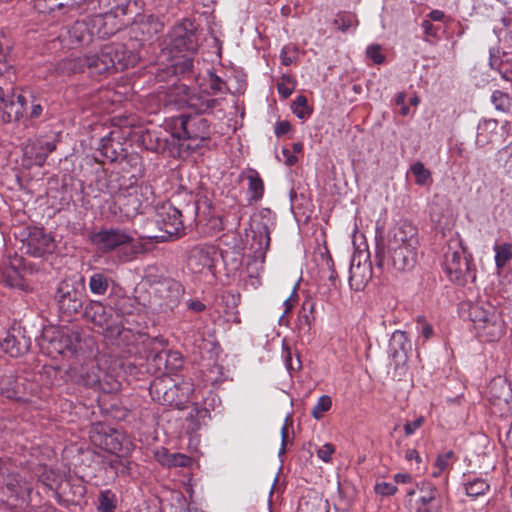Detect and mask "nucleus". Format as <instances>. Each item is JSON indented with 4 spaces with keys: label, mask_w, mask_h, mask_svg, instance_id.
<instances>
[{
    "label": "nucleus",
    "mask_w": 512,
    "mask_h": 512,
    "mask_svg": "<svg viewBox=\"0 0 512 512\" xmlns=\"http://www.w3.org/2000/svg\"><path fill=\"white\" fill-rule=\"evenodd\" d=\"M87 71L91 76H107L112 72L134 67L138 61L137 53L128 50L123 44L105 45L95 54L86 55Z\"/></svg>",
    "instance_id": "1"
},
{
    "label": "nucleus",
    "mask_w": 512,
    "mask_h": 512,
    "mask_svg": "<svg viewBox=\"0 0 512 512\" xmlns=\"http://www.w3.org/2000/svg\"><path fill=\"white\" fill-rule=\"evenodd\" d=\"M193 392L194 384L191 379L174 382L171 379L158 378L151 383L149 388V393L154 401L179 410L186 407Z\"/></svg>",
    "instance_id": "2"
},
{
    "label": "nucleus",
    "mask_w": 512,
    "mask_h": 512,
    "mask_svg": "<svg viewBox=\"0 0 512 512\" xmlns=\"http://www.w3.org/2000/svg\"><path fill=\"white\" fill-rule=\"evenodd\" d=\"M86 299L85 279L83 276L61 280L56 287L54 300L58 311L71 317L83 310Z\"/></svg>",
    "instance_id": "3"
},
{
    "label": "nucleus",
    "mask_w": 512,
    "mask_h": 512,
    "mask_svg": "<svg viewBox=\"0 0 512 512\" xmlns=\"http://www.w3.org/2000/svg\"><path fill=\"white\" fill-rule=\"evenodd\" d=\"M374 261L380 269L387 265L397 272H409L418 262V247H388L384 240L376 239Z\"/></svg>",
    "instance_id": "4"
},
{
    "label": "nucleus",
    "mask_w": 512,
    "mask_h": 512,
    "mask_svg": "<svg viewBox=\"0 0 512 512\" xmlns=\"http://www.w3.org/2000/svg\"><path fill=\"white\" fill-rule=\"evenodd\" d=\"M201 28L194 19L183 18L169 30L166 41L170 52L195 54L200 46Z\"/></svg>",
    "instance_id": "5"
},
{
    "label": "nucleus",
    "mask_w": 512,
    "mask_h": 512,
    "mask_svg": "<svg viewBox=\"0 0 512 512\" xmlns=\"http://www.w3.org/2000/svg\"><path fill=\"white\" fill-rule=\"evenodd\" d=\"M173 137L188 140L189 149L203 147L210 140L211 123L208 119L191 114H182L174 121Z\"/></svg>",
    "instance_id": "6"
},
{
    "label": "nucleus",
    "mask_w": 512,
    "mask_h": 512,
    "mask_svg": "<svg viewBox=\"0 0 512 512\" xmlns=\"http://www.w3.org/2000/svg\"><path fill=\"white\" fill-rule=\"evenodd\" d=\"M86 320L92 322L107 339H117L122 332V324L113 312L111 305L106 306L97 300H90L83 310Z\"/></svg>",
    "instance_id": "7"
},
{
    "label": "nucleus",
    "mask_w": 512,
    "mask_h": 512,
    "mask_svg": "<svg viewBox=\"0 0 512 512\" xmlns=\"http://www.w3.org/2000/svg\"><path fill=\"white\" fill-rule=\"evenodd\" d=\"M219 255L227 265L229 255L228 251H221V253H219L216 246L208 243L195 245L189 251L188 267L193 273H201L207 269L212 275H214Z\"/></svg>",
    "instance_id": "8"
},
{
    "label": "nucleus",
    "mask_w": 512,
    "mask_h": 512,
    "mask_svg": "<svg viewBox=\"0 0 512 512\" xmlns=\"http://www.w3.org/2000/svg\"><path fill=\"white\" fill-rule=\"evenodd\" d=\"M90 241L97 249L103 253L113 251L115 249H130V253L124 258L128 261L136 251L131 247L133 238L124 230L116 229H103L90 235Z\"/></svg>",
    "instance_id": "9"
},
{
    "label": "nucleus",
    "mask_w": 512,
    "mask_h": 512,
    "mask_svg": "<svg viewBox=\"0 0 512 512\" xmlns=\"http://www.w3.org/2000/svg\"><path fill=\"white\" fill-rule=\"evenodd\" d=\"M56 248L54 238L44 228L28 227L23 233L20 250L32 257H44Z\"/></svg>",
    "instance_id": "10"
},
{
    "label": "nucleus",
    "mask_w": 512,
    "mask_h": 512,
    "mask_svg": "<svg viewBox=\"0 0 512 512\" xmlns=\"http://www.w3.org/2000/svg\"><path fill=\"white\" fill-rule=\"evenodd\" d=\"M180 212L174 207L172 202L163 204L156 211L153 222L160 231V234L150 236L160 241H168L173 236L179 235L184 229L180 220Z\"/></svg>",
    "instance_id": "11"
},
{
    "label": "nucleus",
    "mask_w": 512,
    "mask_h": 512,
    "mask_svg": "<svg viewBox=\"0 0 512 512\" xmlns=\"http://www.w3.org/2000/svg\"><path fill=\"white\" fill-rule=\"evenodd\" d=\"M412 345L406 332L396 330L392 333L389 341V352L395 364V376L401 379L407 373L408 353Z\"/></svg>",
    "instance_id": "12"
},
{
    "label": "nucleus",
    "mask_w": 512,
    "mask_h": 512,
    "mask_svg": "<svg viewBox=\"0 0 512 512\" xmlns=\"http://www.w3.org/2000/svg\"><path fill=\"white\" fill-rule=\"evenodd\" d=\"M444 267L449 279L458 285H464L469 276L474 278L470 272V263L463 252L448 250L445 253Z\"/></svg>",
    "instance_id": "13"
},
{
    "label": "nucleus",
    "mask_w": 512,
    "mask_h": 512,
    "mask_svg": "<svg viewBox=\"0 0 512 512\" xmlns=\"http://www.w3.org/2000/svg\"><path fill=\"white\" fill-rule=\"evenodd\" d=\"M188 199L181 198V194H178L173 199L174 207L180 212V220L185 225H192L199 223L202 210L204 209V197L198 198L197 196L190 194L185 195Z\"/></svg>",
    "instance_id": "14"
},
{
    "label": "nucleus",
    "mask_w": 512,
    "mask_h": 512,
    "mask_svg": "<svg viewBox=\"0 0 512 512\" xmlns=\"http://www.w3.org/2000/svg\"><path fill=\"white\" fill-rule=\"evenodd\" d=\"M67 374L69 378L84 387L101 389V375L103 371L93 361L85 364L72 365Z\"/></svg>",
    "instance_id": "15"
},
{
    "label": "nucleus",
    "mask_w": 512,
    "mask_h": 512,
    "mask_svg": "<svg viewBox=\"0 0 512 512\" xmlns=\"http://www.w3.org/2000/svg\"><path fill=\"white\" fill-rule=\"evenodd\" d=\"M369 253L359 252L354 254L350 263L349 284L355 290L365 287L372 277V265L369 260Z\"/></svg>",
    "instance_id": "16"
},
{
    "label": "nucleus",
    "mask_w": 512,
    "mask_h": 512,
    "mask_svg": "<svg viewBox=\"0 0 512 512\" xmlns=\"http://www.w3.org/2000/svg\"><path fill=\"white\" fill-rule=\"evenodd\" d=\"M385 246L394 248L418 247V228L409 221L400 222L390 231Z\"/></svg>",
    "instance_id": "17"
},
{
    "label": "nucleus",
    "mask_w": 512,
    "mask_h": 512,
    "mask_svg": "<svg viewBox=\"0 0 512 512\" xmlns=\"http://www.w3.org/2000/svg\"><path fill=\"white\" fill-rule=\"evenodd\" d=\"M125 137L119 129L112 130L100 140L99 151L102 156L111 162H119L126 156Z\"/></svg>",
    "instance_id": "18"
},
{
    "label": "nucleus",
    "mask_w": 512,
    "mask_h": 512,
    "mask_svg": "<svg viewBox=\"0 0 512 512\" xmlns=\"http://www.w3.org/2000/svg\"><path fill=\"white\" fill-rule=\"evenodd\" d=\"M6 110L0 113L1 124L20 122L25 116V98L22 93L15 94L12 86L7 87Z\"/></svg>",
    "instance_id": "19"
},
{
    "label": "nucleus",
    "mask_w": 512,
    "mask_h": 512,
    "mask_svg": "<svg viewBox=\"0 0 512 512\" xmlns=\"http://www.w3.org/2000/svg\"><path fill=\"white\" fill-rule=\"evenodd\" d=\"M125 184L126 179L119 172L107 173L102 170L96 173L95 187L101 193L114 197L122 193Z\"/></svg>",
    "instance_id": "20"
},
{
    "label": "nucleus",
    "mask_w": 512,
    "mask_h": 512,
    "mask_svg": "<svg viewBox=\"0 0 512 512\" xmlns=\"http://www.w3.org/2000/svg\"><path fill=\"white\" fill-rule=\"evenodd\" d=\"M123 441V434L118 430L109 427H102L101 430L93 436V442L95 444L99 445L105 451L115 455H118V453L123 451Z\"/></svg>",
    "instance_id": "21"
},
{
    "label": "nucleus",
    "mask_w": 512,
    "mask_h": 512,
    "mask_svg": "<svg viewBox=\"0 0 512 512\" xmlns=\"http://www.w3.org/2000/svg\"><path fill=\"white\" fill-rule=\"evenodd\" d=\"M204 209L198 224H202L203 233L207 236H215L224 230L222 217L216 213L212 202L204 196Z\"/></svg>",
    "instance_id": "22"
},
{
    "label": "nucleus",
    "mask_w": 512,
    "mask_h": 512,
    "mask_svg": "<svg viewBox=\"0 0 512 512\" xmlns=\"http://www.w3.org/2000/svg\"><path fill=\"white\" fill-rule=\"evenodd\" d=\"M22 96L25 98V116L24 120H36L43 114L48 103L45 95L41 91L27 89L23 90Z\"/></svg>",
    "instance_id": "23"
},
{
    "label": "nucleus",
    "mask_w": 512,
    "mask_h": 512,
    "mask_svg": "<svg viewBox=\"0 0 512 512\" xmlns=\"http://www.w3.org/2000/svg\"><path fill=\"white\" fill-rule=\"evenodd\" d=\"M147 359H151L158 368H160L161 365H164L165 370L168 373L177 372L182 368L184 363L181 353L171 350H152L147 355Z\"/></svg>",
    "instance_id": "24"
},
{
    "label": "nucleus",
    "mask_w": 512,
    "mask_h": 512,
    "mask_svg": "<svg viewBox=\"0 0 512 512\" xmlns=\"http://www.w3.org/2000/svg\"><path fill=\"white\" fill-rule=\"evenodd\" d=\"M0 347L11 357H19L30 350L31 339L18 330L17 335L8 333L6 337L0 341Z\"/></svg>",
    "instance_id": "25"
},
{
    "label": "nucleus",
    "mask_w": 512,
    "mask_h": 512,
    "mask_svg": "<svg viewBox=\"0 0 512 512\" xmlns=\"http://www.w3.org/2000/svg\"><path fill=\"white\" fill-rule=\"evenodd\" d=\"M489 399L493 404H508L512 400V388L506 379L496 377L488 386Z\"/></svg>",
    "instance_id": "26"
},
{
    "label": "nucleus",
    "mask_w": 512,
    "mask_h": 512,
    "mask_svg": "<svg viewBox=\"0 0 512 512\" xmlns=\"http://www.w3.org/2000/svg\"><path fill=\"white\" fill-rule=\"evenodd\" d=\"M187 107L195 112V115L201 116L210 113L219 104V100L211 98L206 91L203 93H192L187 95Z\"/></svg>",
    "instance_id": "27"
},
{
    "label": "nucleus",
    "mask_w": 512,
    "mask_h": 512,
    "mask_svg": "<svg viewBox=\"0 0 512 512\" xmlns=\"http://www.w3.org/2000/svg\"><path fill=\"white\" fill-rule=\"evenodd\" d=\"M482 337L488 342L499 340L505 331V322L500 315L492 313L489 319H486L484 324H480L477 329Z\"/></svg>",
    "instance_id": "28"
},
{
    "label": "nucleus",
    "mask_w": 512,
    "mask_h": 512,
    "mask_svg": "<svg viewBox=\"0 0 512 512\" xmlns=\"http://www.w3.org/2000/svg\"><path fill=\"white\" fill-rule=\"evenodd\" d=\"M183 291L182 284L174 279L163 280L157 288V293L166 300V305L171 309L178 304Z\"/></svg>",
    "instance_id": "29"
},
{
    "label": "nucleus",
    "mask_w": 512,
    "mask_h": 512,
    "mask_svg": "<svg viewBox=\"0 0 512 512\" xmlns=\"http://www.w3.org/2000/svg\"><path fill=\"white\" fill-rule=\"evenodd\" d=\"M207 400L205 399V405L200 407L198 404H194L192 410L186 417V431L189 434L197 432L203 425L207 424V420L211 418L210 409L207 406Z\"/></svg>",
    "instance_id": "30"
},
{
    "label": "nucleus",
    "mask_w": 512,
    "mask_h": 512,
    "mask_svg": "<svg viewBox=\"0 0 512 512\" xmlns=\"http://www.w3.org/2000/svg\"><path fill=\"white\" fill-rule=\"evenodd\" d=\"M60 491L56 492V499L58 503L63 502L79 503L86 494V488L82 484H72L70 481H65L59 486Z\"/></svg>",
    "instance_id": "31"
},
{
    "label": "nucleus",
    "mask_w": 512,
    "mask_h": 512,
    "mask_svg": "<svg viewBox=\"0 0 512 512\" xmlns=\"http://www.w3.org/2000/svg\"><path fill=\"white\" fill-rule=\"evenodd\" d=\"M81 348V334L79 331L61 333L57 340V351L63 355H76Z\"/></svg>",
    "instance_id": "32"
},
{
    "label": "nucleus",
    "mask_w": 512,
    "mask_h": 512,
    "mask_svg": "<svg viewBox=\"0 0 512 512\" xmlns=\"http://www.w3.org/2000/svg\"><path fill=\"white\" fill-rule=\"evenodd\" d=\"M253 239L251 249L255 253V258L264 257L270 245V232L267 224L258 223L256 229L252 230Z\"/></svg>",
    "instance_id": "33"
},
{
    "label": "nucleus",
    "mask_w": 512,
    "mask_h": 512,
    "mask_svg": "<svg viewBox=\"0 0 512 512\" xmlns=\"http://www.w3.org/2000/svg\"><path fill=\"white\" fill-rule=\"evenodd\" d=\"M137 142L145 149L153 152L164 151L167 147V140L162 138L160 133L155 130L141 131Z\"/></svg>",
    "instance_id": "34"
},
{
    "label": "nucleus",
    "mask_w": 512,
    "mask_h": 512,
    "mask_svg": "<svg viewBox=\"0 0 512 512\" xmlns=\"http://www.w3.org/2000/svg\"><path fill=\"white\" fill-rule=\"evenodd\" d=\"M155 458L161 465L167 467H186L191 461L190 457L182 453H170L164 447L156 450Z\"/></svg>",
    "instance_id": "35"
},
{
    "label": "nucleus",
    "mask_w": 512,
    "mask_h": 512,
    "mask_svg": "<svg viewBox=\"0 0 512 512\" xmlns=\"http://www.w3.org/2000/svg\"><path fill=\"white\" fill-rule=\"evenodd\" d=\"M498 128V121L495 119H485L478 124L476 143L484 146L492 141Z\"/></svg>",
    "instance_id": "36"
},
{
    "label": "nucleus",
    "mask_w": 512,
    "mask_h": 512,
    "mask_svg": "<svg viewBox=\"0 0 512 512\" xmlns=\"http://www.w3.org/2000/svg\"><path fill=\"white\" fill-rule=\"evenodd\" d=\"M246 178L248 179V193L250 201H259L264 194V182L255 169H248Z\"/></svg>",
    "instance_id": "37"
},
{
    "label": "nucleus",
    "mask_w": 512,
    "mask_h": 512,
    "mask_svg": "<svg viewBox=\"0 0 512 512\" xmlns=\"http://www.w3.org/2000/svg\"><path fill=\"white\" fill-rule=\"evenodd\" d=\"M86 62H87L86 55L71 56V57L63 59L59 63V70L62 73H66V74L83 73V72L87 71Z\"/></svg>",
    "instance_id": "38"
},
{
    "label": "nucleus",
    "mask_w": 512,
    "mask_h": 512,
    "mask_svg": "<svg viewBox=\"0 0 512 512\" xmlns=\"http://www.w3.org/2000/svg\"><path fill=\"white\" fill-rule=\"evenodd\" d=\"M313 310L314 304L312 302L307 301L303 303L297 323L298 332L302 335L310 333L312 321L314 320Z\"/></svg>",
    "instance_id": "39"
},
{
    "label": "nucleus",
    "mask_w": 512,
    "mask_h": 512,
    "mask_svg": "<svg viewBox=\"0 0 512 512\" xmlns=\"http://www.w3.org/2000/svg\"><path fill=\"white\" fill-rule=\"evenodd\" d=\"M111 279L104 272L93 273L88 282L89 290L94 295H104L110 285Z\"/></svg>",
    "instance_id": "40"
},
{
    "label": "nucleus",
    "mask_w": 512,
    "mask_h": 512,
    "mask_svg": "<svg viewBox=\"0 0 512 512\" xmlns=\"http://www.w3.org/2000/svg\"><path fill=\"white\" fill-rule=\"evenodd\" d=\"M117 507V496L110 490H101L98 494V512H115Z\"/></svg>",
    "instance_id": "41"
},
{
    "label": "nucleus",
    "mask_w": 512,
    "mask_h": 512,
    "mask_svg": "<svg viewBox=\"0 0 512 512\" xmlns=\"http://www.w3.org/2000/svg\"><path fill=\"white\" fill-rule=\"evenodd\" d=\"M322 268L321 273L322 277L327 276L328 281L330 282V287L337 289L339 280H338V274L334 267V261L330 254L322 255Z\"/></svg>",
    "instance_id": "42"
},
{
    "label": "nucleus",
    "mask_w": 512,
    "mask_h": 512,
    "mask_svg": "<svg viewBox=\"0 0 512 512\" xmlns=\"http://www.w3.org/2000/svg\"><path fill=\"white\" fill-rule=\"evenodd\" d=\"M333 25L336 26L341 32H347L351 27L358 25L356 14L347 11H340L336 14L333 20Z\"/></svg>",
    "instance_id": "43"
},
{
    "label": "nucleus",
    "mask_w": 512,
    "mask_h": 512,
    "mask_svg": "<svg viewBox=\"0 0 512 512\" xmlns=\"http://www.w3.org/2000/svg\"><path fill=\"white\" fill-rule=\"evenodd\" d=\"M465 493L471 498H477L484 495L490 488L486 480L482 478H474L468 480L465 484Z\"/></svg>",
    "instance_id": "44"
},
{
    "label": "nucleus",
    "mask_w": 512,
    "mask_h": 512,
    "mask_svg": "<svg viewBox=\"0 0 512 512\" xmlns=\"http://www.w3.org/2000/svg\"><path fill=\"white\" fill-rule=\"evenodd\" d=\"M495 265L501 270L512 259V245L510 243L495 244Z\"/></svg>",
    "instance_id": "45"
},
{
    "label": "nucleus",
    "mask_w": 512,
    "mask_h": 512,
    "mask_svg": "<svg viewBox=\"0 0 512 512\" xmlns=\"http://www.w3.org/2000/svg\"><path fill=\"white\" fill-rule=\"evenodd\" d=\"M0 394L8 399L16 398L18 394L16 376L13 374L1 376Z\"/></svg>",
    "instance_id": "46"
},
{
    "label": "nucleus",
    "mask_w": 512,
    "mask_h": 512,
    "mask_svg": "<svg viewBox=\"0 0 512 512\" xmlns=\"http://www.w3.org/2000/svg\"><path fill=\"white\" fill-rule=\"evenodd\" d=\"M135 306V300L128 296H122L113 303V312L117 319L120 316L129 315L133 312Z\"/></svg>",
    "instance_id": "47"
},
{
    "label": "nucleus",
    "mask_w": 512,
    "mask_h": 512,
    "mask_svg": "<svg viewBox=\"0 0 512 512\" xmlns=\"http://www.w3.org/2000/svg\"><path fill=\"white\" fill-rule=\"evenodd\" d=\"M282 347H283L282 356H283L287 370L290 373L294 372V371H299L302 367L299 354L296 353L295 359H294L292 350L285 341H283Z\"/></svg>",
    "instance_id": "48"
},
{
    "label": "nucleus",
    "mask_w": 512,
    "mask_h": 512,
    "mask_svg": "<svg viewBox=\"0 0 512 512\" xmlns=\"http://www.w3.org/2000/svg\"><path fill=\"white\" fill-rule=\"evenodd\" d=\"M123 165V169L129 166L132 169V177L142 175V158L137 153L128 154L119 161Z\"/></svg>",
    "instance_id": "49"
},
{
    "label": "nucleus",
    "mask_w": 512,
    "mask_h": 512,
    "mask_svg": "<svg viewBox=\"0 0 512 512\" xmlns=\"http://www.w3.org/2000/svg\"><path fill=\"white\" fill-rule=\"evenodd\" d=\"M494 311L484 310L479 305H472L469 310V316L471 321L475 324L476 329L480 327V324H484L486 319H489Z\"/></svg>",
    "instance_id": "50"
},
{
    "label": "nucleus",
    "mask_w": 512,
    "mask_h": 512,
    "mask_svg": "<svg viewBox=\"0 0 512 512\" xmlns=\"http://www.w3.org/2000/svg\"><path fill=\"white\" fill-rule=\"evenodd\" d=\"M436 493L437 489L429 486L427 493L418 499L416 512H432L431 504L435 500Z\"/></svg>",
    "instance_id": "51"
},
{
    "label": "nucleus",
    "mask_w": 512,
    "mask_h": 512,
    "mask_svg": "<svg viewBox=\"0 0 512 512\" xmlns=\"http://www.w3.org/2000/svg\"><path fill=\"white\" fill-rule=\"evenodd\" d=\"M332 406V399L328 395H322L316 405L311 410V415L314 419L320 420L324 413L329 411Z\"/></svg>",
    "instance_id": "52"
},
{
    "label": "nucleus",
    "mask_w": 512,
    "mask_h": 512,
    "mask_svg": "<svg viewBox=\"0 0 512 512\" xmlns=\"http://www.w3.org/2000/svg\"><path fill=\"white\" fill-rule=\"evenodd\" d=\"M421 27L424 32L423 40L430 44H434L439 39L440 28L432 23L428 19H424L421 23Z\"/></svg>",
    "instance_id": "53"
},
{
    "label": "nucleus",
    "mask_w": 512,
    "mask_h": 512,
    "mask_svg": "<svg viewBox=\"0 0 512 512\" xmlns=\"http://www.w3.org/2000/svg\"><path fill=\"white\" fill-rule=\"evenodd\" d=\"M411 173L415 176V182L418 185H424L431 178V173L425 168L422 162H415L411 168Z\"/></svg>",
    "instance_id": "54"
},
{
    "label": "nucleus",
    "mask_w": 512,
    "mask_h": 512,
    "mask_svg": "<svg viewBox=\"0 0 512 512\" xmlns=\"http://www.w3.org/2000/svg\"><path fill=\"white\" fill-rule=\"evenodd\" d=\"M292 109L293 113L300 119H306L312 112L307 105V98L304 95L297 96L293 103Z\"/></svg>",
    "instance_id": "55"
},
{
    "label": "nucleus",
    "mask_w": 512,
    "mask_h": 512,
    "mask_svg": "<svg viewBox=\"0 0 512 512\" xmlns=\"http://www.w3.org/2000/svg\"><path fill=\"white\" fill-rule=\"evenodd\" d=\"M173 72L182 77L188 76L193 72V60L191 57H183L173 64Z\"/></svg>",
    "instance_id": "56"
},
{
    "label": "nucleus",
    "mask_w": 512,
    "mask_h": 512,
    "mask_svg": "<svg viewBox=\"0 0 512 512\" xmlns=\"http://www.w3.org/2000/svg\"><path fill=\"white\" fill-rule=\"evenodd\" d=\"M2 283H4L5 286L10 288L15 287H21V276L19 272L15 269V266H12V269L10 271H5L2 273L1 277Z\"/></svg>",
    "instance_id": "57"
},
{
    "label": "nucleus",
    "mask_w": 512,
    "mask_h": 512,
    "mask_svg": "<svg viewBox=\"0 0 512 512\" xmlns=\"http://www.w3.org/2000/svg\"><path fill=\"white\" fill-rule=\"evenodd\" d=\"M491 101L495 108L500 111H507L510 107V97L508 94L499 90L493 92Z\"/></svg>",
    "instance_id": "58"
},
{
    "label": "nucleus",
    "mask_w": 512,
    "mask_h": 512,
    "mask_svg": "<svg viewBox=\"0 0 512 512\" xmlns=\"http://www.w3.org/2000/svg\"><path fill=\"white\" fill-rule=\"evenodd\" d=\"M25 156L37 166H42L48 157L43 151L35 148V143L26 148Z\"/></svg>",
    "instance_id": "59"
},
{
    "label": "nucleus",
    "mask_w": 512,
    "mask_h": 512,
    "mask_svg": "<svg viewBox=\"0 0 512 512\" xmlns=\"http://www.w3.org/2000/svg\"><path fill=\"white\" fill-rule=\"evenodd\" d=\"M225 83L224 81L216 74L210 73L209 74V92L207 94L210 96L211 94L215 95L218 93L224 92Z\"/></svg>",
    "instance_id": "60"
},
{
    "label": "nucleus",
    "mask_w": 512,
    "mask_h": 512,
    "mask_svg": "<svg viewBox=\"0 0 512 512\" xmlns=\"http://www.w3.org/2000/svg\"><path fill=\"white\" fill-rule=\"evenodd\" d=\"M417 329H418V332L419 334L425 339V340H428L430 339L433 334H434V330H433V326L428 323L424 317H418V320H417Z\"/></svg>",
    "instance_id": "61"
},
{
    "label": "nucleus",
    "mask_w": 512,
    "mask_h": 512,
    "mask_svg": "<svg viewBox=\"0 0 512 512\" xmlns=\"http://www.w3.org/2000/svg\"><path fill=\"white\" fill-rule=\"evenodd\" d=\"M297 52L298 50L296 47H283L280 53L281 63L285 66L291 65L297 57Z\"/></svg>",
    "instance_id": "62"
},
{
    "label": "nucleus",
    "mask_w": 512,
    "mask_h": 512,
    "mask_svg": "<svg viewBox=\"0 0 512 512\" xmlns=\"http://www.w3.org/2000/svg\"><path fill=\"white\" fill-rule=\"evenodd\" d=\"M366 54L375 64H382L385 61V56L381 53V47L378 44L368 46Z\"/></svg>",
    "instance_id": "63"
},
{
    "label": "nucleus",
    "mask_w": 512,
    "mask_h": 512,
    "mask_svg": "<svg viewBox=\"0 0 512 512\" xmlns=\"http://www.w3.org/2000/svg\"><path fill=\"white\" fill-rule=\"evenodd\" d=\"M352 508V501L343 495V492L338 490V499L334 503V509L338 512H348Z\"/></svg>",
    "instance_id": "64"
}]
</instances>
